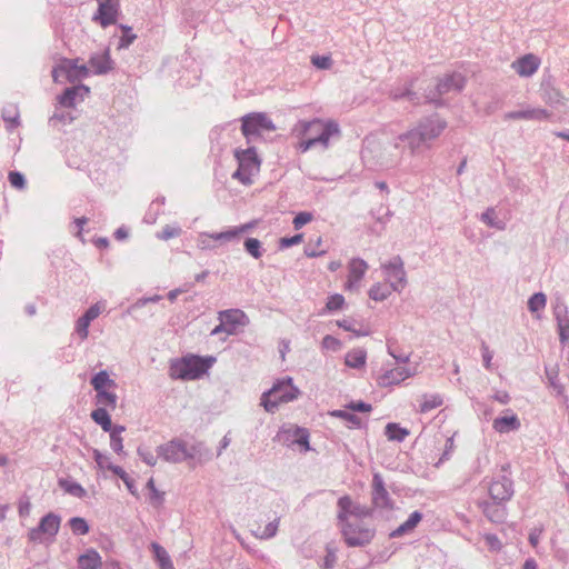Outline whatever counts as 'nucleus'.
Masks as SVG:
<instances>
[{"instance_id":"4468645a","label":"nucleus","mask_w":569,"mask_h":569,"mask_svg":"<svg viewBox=\"0 0 569 569\" xmlns=\"http://www.w3.org/2000/svg\"><path fill=\"white\" fill-rule=\"evenodd\" d=\"M98 10L93 16V20L98 21L101 27L107 28L117 22L118 16L120 14V2L119 0H97Z\"/></svg>"},{"instance_id":"338daca9","label":"nucleus","mask_w":569,"mask_h":569,"mask_svg":"<svg viewBox=\"0 0 569 569\" xmlns=\"http://www.w3.org/2000/svg\"><path fill=\"white\" fill-rule=\"evenodd\" d=\"M375 510L376 509L372 506L367 507V506L356 503V506L352 510V517H356L358 519L370 518L373 516Z\"/></svg>"},{"instance_id":"f257e3e1","label":"nucleus","mask_w":569,"mask_h":569,"mask_svg":"<svg viewBox=\"0 0 569 569\" xmlns=\"http://www.w3.org/2000/svg\"><path fill=\"white\" fill-rule=\"evenodd\" d=\"M447 128V121L438 113L421 118L413 128L398 136V140L406 142L411 153L415 154L419 150L430 148L443 130Z\"/></svg>"},{"instance_id":"f704fd0d","label":"nucleus","mask_w":569,"mask_h":569,"mask_svg":"<svg viewBox=\"0 0 569 569\" xmlns=\"http://www.w3.org/2000/svg\"><path fill=\"white\" fill-rule=\"evenodd\" d=\"M367 352L365 349H352L346 355V365L353 369H360L366 365Z\"/></svg>"},{"instance_id":"393cba45","label":"nucleus","mask_w":569,"mask_h":569,"mask_svg":"<svg viewBox=\"0 0 569 569\" xmlns=\"http://www.w3.org/2000/svg\"><path fill=\"white\" fill-rule=\"evenodd\" d=\"M412 373L409 371V369L405 367H397L390 370H387L385 373H382L379 379L378 383L381 387H390L393 385H399L407 378H409Z\"/></svg>"},{"instance_id":"a211bd4d","label":"nucleus","mask_w":569,"mask_h":569,"mask_svg":"<svg viewBox=\"0 0 569 569\" xmlns=\"http://www.w3.org/2000/svg\"><path fill=\"white\" fill-rule=\"evenodd\" d=\"M89 92V88L84 84L68 87L57 97V101L62 108H73L77 99L83 100Z\"/></svg>"},{"instance_id":"a19ab883","label":"nucleus","mask_w":569,"mask_h":569,"mask_svg":"<svg viewBox=\"0 0 569 569\" xmlns=\"http://www.w3.org/2000/svg\"><path fill=\"white\" fill-rule=\"evenodd\" d=\"M443 403V399L439 393L423 395L422 401L419 407V412L426 413L432 409L440 407Z\"/></svg>"},{"instance_id":"bf43d9fd","label":"nucleus","mask_w":569,"mask_h":569,"mask_svg":"<svg viewBox=\"0 0 569 569\" xmlns=\"http://www.w3.org/2000/svg\"><path fill=\"white\" fill-rule=\"evenodd\" d=\"M161 212H162V210H161V208H159V204L151 202L144 217H143V222H146L148 224L156 223V221Z\"/></svg>"},{"instance_id":"4d7b16f0","label":"nucleus","mask_w":569,"mask_h":569,"mask_svg":"<svg viewBox=\"0 0 569 569\" xmlns=\"http://www.w3.org/2000/svg\"><path fill=\"white\" fill-rule=\"evenodd\" d=\"M345 305V298L340 293L331 295L326 303V309L330 312L342 309Z\"/></svg>"},{"instance_id":"a18cd8bd","label":"nucleus","mask_w":569,"mask_h":569,"mask_svg":"<svg viewBox=\"0 0 569 569\" xmlns=\"http://www.w3.org/2000/svg\"><path fill=\"white\" fill-rule=\"evenodd\" d=\"M243 248L244 251L254 259L261 258L264 252L261 241L257 238H246L243 241Z\"/></svg>"},{"instance_id":"0e129e2a","label":"nucleus","mask_w":569,"mask_h":569,"mask_svg":"<svg viewBox=\"0 0 569 569\" xmlns=\"http://www.w3.org/2000/svg\"><path fill=\"white\" fill-rule=\"evenodd\" d=\"M89 326H90V322L87 320V318H83L82 316L80 318H78V320L76 322L74 331L80 337L81 340H84L88 338Z\"/></svg>"},{"instance_id":"cd10ccee","label":"nucleus","mask_w":569,"mask_h":569,"mask_svg":"<svg viewBox=\"0 0 569 569\" xmlns=\"http://www.w3.org/2000/svg\"><path fill=\"white\" fill-rule=\"evenodd\" d=\"M356 503L352 501L351 497L348 495H345L340 497L337 501L338 507V513H337V520L338 525L340 527L350 523L349 517L352 516V510L355 508Z\"/></svg>"},{"instance_id":"72a5a7b5","label":"nucleus","mask_w":569,"mask_h":569,"mask_svg":"<svg viewBox=\"0 0 569 569\" xmlns=\"http://www.w3.org/2000/svg\"><path fill=\"white\" fill-rule=\"evenodd\" d=\"M387 351L397 363H407L410 359V352L403 351L395 338L387 339Z\"/></svg>"},{"instance_id":"4c0bfd02","label":"nucleus","mask_w":569,"mask_h":569,"mask_svg":"<svg viewBox=\"0 0 569 569\" xmlns=\"http://www.w3.org/2000/svg\"><path fill=\"white\" fill-rule=\"evenodd\" d=\"M107 469L110 470L113 475L118 476L124 482L127 489L131 495L137 496L134 480L129 477V475L124 471L122 467L113 463H108Z\"/></svg>"},{"instance_id":"13d9d810","label":"nucleus","mask_w":569,"mask_h":569,"mask_svg":"<svg viewBox=\"0 0 569 569\" xmlns=\"http://www.w3.org/2000/svg\"><path fill=\"white\" fill-rule=\"evenodd\" d=\"M197 247L200 250H212L217 246L213 242V239H211L210 232H201L197 239Z\"/></svg>"},{"instance_id":"c9c22d12","label":"nucleus","mask_w":569,"mask_h":569,"mask_svg":"<svg viewBox=\"0 0 569 569\" xmlns=\"http://www.w3.org/2000/svg\"><path fill=\"white\" fill-rule=\"evenodd\" d=\"M117 395L109 390L96 391V405L102 408L116 409L117 407Z\"/></svg>"},{"instance_id":"412c9836","label":"nucleus","mask_w":569,"mask_h":569,"mask_svg":"<svg viewBox=\"0 0 569 569\" xmlns=\"http://www.w3.org/2000/svg\"><path fill=\"white\" fill-rule=\"evenodd\" d=\"M88 64L94 74H106L113 69L114 62L110 57L109 48L102 53H93L90 56Z\"/></svg>"},{"instance_id":"3c124183","label":"nucleus","mask_w":569,"mask_h":569,"mask_svg":"<svg viewBox=\"0 0 569 569\" xmlns=\"http://www.w3.org/2000/svg\"><path fill=\"white\" fill-rule=\"evenodd\" d=\"M69 526L72 532L77 536H84L89 532L90 527L84 518L81 517H72L69 520Z\"/></svg>"},{"instance_id":"69168bd1","label":"nucleus","mask_w":569,"mask_h":569,"mask_svg":"<svg viewBox=\"0 0 569 569\" xmlns=\"http://www.w3.org/2000/svg\"><path fill=\"white\" fill-rule=\"evenodd\" d=\"M278 526L279 518H276L264 527L263 531L259 535V538L264 540L273 538L277 535Z\"/></svg>"},{"instance_id":"c756f323","label":"nucleus","mask_w":569,"mask_h":569,"mask_svg":"<svg viewBox=\"0 0 569 569\" xmlns=\"http://www.w3.org/2000/svg\"><path fill=\"white\" fill-rule=\"evenodd\" d=\"M492 427L497 432L507 433L520 428V420L517 415L498 417L493 420Z\"/></svg>"},{"instance_id":"de8ad7c7","label":"nucleus","mask_w":569,"mask_h":569,"mask_svg":"<svg viewBox=\"0 0 569 569\" xmlns=\"http://www.w3.org/2000/svg\"><path fill=\"white\" fill-rule=\"evenodd\" d=\"M74 118L69 111H59L56 110L53 114L49 118V126L60 129V126L70 124Z\"/></svg>"},{"instance_id":"f03ea898","label":"nucleus","mask_w":569,"mask_h":569,"mask_svg":"<svg viewBox=\"0 0 569 569\" xmlns=\"http://www.w3.org/2000/svg\"><path fill=\"white\" fill-rule=\"evenodd\" d=\"M293 132L297 137L302 138L299 142V149L301 152H306L318 143L327 147L329 139L339 134L340 130L335 121L323 122L320 119H312L310 121H299L295 126Z\"/></svg>"},{"instance_id":"6ab92c4d","label":"nucleus","mask_w":569,"mask_h":569,"mask_svg":"<svg viewBox=\"0 0 569 569\" xmlns=\"http://www.w3.org/2000/svg\"><path fill=\"white\" fill-rule=\"evenodd\" d=\"M478 505L489 521L493 523L505 522L507 518V508L503 502L483 500L479 501Z\"/></svg>"},{"instance_id":"e433bc0d","label":"nucleus","mask_w":569,"mask_h":569,"mask_svg":"<svg viewBox=\"0 0 569 569\" xmlns=\"http://www.w3.org/2000/svg\"><path fill=\"white\" fill-rule=\"evenodd\" d=\"M395 289L389 283H376L369 289V298L375 301L386 300Z\"/></svg>"},{"instance_id":"9d476101","label":"nucleus","mask_w":569,"mask_h":569,"mask_svg":"<svg viewBox=\"0 0 569 569\" xmlns=\"http://www.w3.org/2000/svg\"><path fill=\"white\" fill-rule=\"evenodd\" d=\"M509 469L510 465H503L501 467L503 473L496 476L490 482L488 490L491 500L506 503L512 498L515 489L510 475H507Z\"/></svg>"},{"instance_id":"c85d7f7f","label":"nucleus","mask_w":569,"mask_h":569,"mask_svg":"<svg viewBox=\"0 0 569 569\" xmlns=\"http://www.w3.org/2000/svg\"><path fill=\"white\" fill-rule=\"evenodd\" d=\"M416 78H411L405 88H393L390 90V98L395 101L400 99H407L413 104L419 103V96L417 92L412 90L415 86Z\"/></svg>"},{"instance_id":"a878e982","label":"nucleus","mask_w":569,"mask_h":569,"mask_svg":"<svg viewBox=\"0 0 569 569\" xmlns=\"http://www.w3.org/2000/svg\"><path fill=\"white\" fill-rule=\"evenodd\" d=\"M244 318V312L239 309H228L219 312V320L228 327L229 335L236 332L237 326L243 325L242 319Z\"/></svg>"},{"instance_id":"58836bf2","label":"nucleus","mask_w":569,"mask_h":569,"mask_svg":"<svg viewBox=\"0 0 569 569\" xmlns=\"http://www.w3.org/2000/svg\"><path fill=\"white\" fill-rule=\"evenodd\" d=\"M59 487L63 489L67 493L77 497L83 498L87 495L86 489L77 481L68 480V479H59Z\"/></svg>"},{"instance_id":"f3484780","label":"nucleus","mask_w":569,"mask_h":569,"mask_svg":"<svg viewBox=\"0 0 569 569\" xmlns=\"http://www.w3.org/2000/svg\"><path fill=\"white\" fill-rule=\"evenodd\" d=\"M368 263L361 258H352L348 264V279L345 284L347 290H357L359 282L368 270Z\"/></svg>"},{"instance_id":"7c9ffc66","label":"nucleus","mask_w":569,"mask_h":569,"mask_svg":"<svg viewBox=\"0 0 569 569\" xmlns=\"http://www.w3.org/2000/svg\"><path fill=\"white\" fill-rule=\"evenodd\" d=\"M78 566L80 569H100L102 566L99 552L90 548L78 558Z\"/></svg>"},{"instance_id":"49530a36","label":"nucleus","mask_w":569,"mask_h":569,"mask_svg":"<svg viewBox=\"0 0 569 569\" xmlns=\"http://www.w3.org/2000/svg\"><path fill=\"white\" fill-rule=\"evenodd\" d=\"M119 28L122 32V34L119 38L118 42V50L127 49L129 48L133 41L137 39V34L133 33V30L130 26L127 24H119Z\"/></svg>"},{"instance_id":"39448f33","label":"nucleus","mask_w":569,"mask_h":569,"mask_svg":"<svg viewBox=\"0 0 569 569\" xmlns=\"http://www.w3.org/2000/svg\"><path fill=\"white\" fill-rule=\"evenodd\" d=\"M466 77L460 72L446 73L437 79L435 89L426 92V100L436 108L446 106L442 97L448 93H460L466 87Z\"/></svg>"},{"instance_id":"e2e57ef3","label":"nucleus","mask_w":569,"mask_h":569,"mask_svg":"<svg viewBox=\"0 0 569 569\" xmlns=\"http://www.w3.org/2000/svg\"><path fill=\"white\" fill-rule=\"evenodd\" d=\"M312 218H313V216H312L311 212H308V211H300V212H298L295 216L293 221H292L293 228L296 230L301 229L305 224L310 222L312 220Z\"/></svg>"},{"instance_id":"423d86ee","label":"nucleus","mask_w":569,"mask_h":569,"mask_svg":"<svg viewBox=\"0 0 569 569\" xmlns=\"http://www.w3.org/2000/svg\"><path fill=\"white\" fill-rule=\"evenodd\" d=\"M241 132L250 143L254 139L261 137L263 132L276 130L272 120L263 112H251L241 117Z\"/></svg>"},{"instance_id":"b1692460","label":"nucleus","mask_w":569,"mask_h":569,"mask_svg":"<svg viewBox=\"0 0 569 569\" xmlns=\"http://www.w3.org/2000/svg\"><path fill=\"white\" fill-rule=\"evenodd\" d=\"M539 66L540 59L532 53L525 54L512 63L513 69L521 77L532 76L538 70Z\"/></svg>"},{"instance_id":"0eeeda50","label":"nucleus","mask_w":569,"mask_h":569,"mask_svg":"<svg viewBox=\"0 0 569 569\" xmlns=\"http://www.w3.org/2000/svg\"><path fill=\"white\" fill-rule=\"evenodd\" d=\"M61 518L54 512L44 515L37 527L28 532V540L33 543H42L46 540L52 541L59 532Z\"/></svg>"},{"instance_id":"680f3d73","label":"nucleus","mask_w":569,"mask_h":569,"mask_svg":"<svg viewBox=\"0 0 569 569\" xmlns=\"http://www.w3.org/2000/svg\"><path fill=\"white\" fill-rule=\"evenodd\" d=\"M346 409L353 412H370L372 410V406L362 400H352L345 406Z\"/></svg>"},{"instance_id":"8fccbe9b","label":"nucleus","mask_w":569,"mask_h":569,"mask_svg":"<svg viewBox=\"0 0 569 569\" xmlns=\"http://www.w3.org/2000/svg\"><path fill=\"white\" fill-rule=\"evenodd\" d=\"M545 373L548 379L549 386L558 393L563 392V386L559 380V370L557 367H546Z\"/></svg>"},{"instance_id":"f8f14e48","label":"nucleus","mask_w":569,"mask_h":569,"mask_svg":"<svg viewBox=\"0 0 569 569\" xmlns=\"http://www.w3.org/2000/svg\"><path fill=\"white\" fill-rule=\"evenodd\" d=\"M371 505L376 510H392L395 507V502L386 488L383 478L378 472L372 476Z\"/></svg>"},{"instance_id":"864d4df0","label":"nucleus","mask_w":569,"mask_h":569,"mask_svg":"<svg viewBox=\"0 0 569 569\" xmlns=\"http://www.w3.org/2000/svg\"><path fill=\"white\" fill-rule=\"evenodd\" d=\"M162 299V297L160 295H154L152 297H143V298H140L138 299L134 303H132L129 308H128V313L130 316H134L141 308H143L147 303L149 302H152V303H156L158 301H160Z\"/></svg>"},{"instance_id":"79ce46f5","label":"nucleus","mask_w":569,"mask_h":569,"mask_svg":"<svg viewBox=\"0 0 569 569\" xmlns=\"http://www.w3.org/2000/svg\"><path fill=\"white\" fill-rule=\"evenodd\" d=\"M124 430V426L116 425L112 430L108 431L110 435V447L118 455L123 453V439L121 438V433Z\"/></svg>"},{"instance_id":"dca6fc26","label":"nucleus","mask_w":569,"mask_h":569,"mask_svg":"<svg viewBox=\"0 0 569 569\" xmlns=\"http://www.w3.org/2000/svg\"><path fill=\"white\" fill-rule=\"evenodd\" d=\"M541 99L552 108H558L565 104L566 98L555 86L551 77L543 78L540 83Z\"/></svg>"},{"instance_id":"6e6d98bb","label":"nucleus","mask_w":569,"mask_h":569,"mask_svg":"<svg viewBox=\"0 0 569 569\" xmlns=\"http://www.w3.org/2000/svg\"><path fill=\"white\" fill-rule=\"evenodd\" d=\"M252 176L253 173L251 171L240 167V164H238L237 170L232 173V178L239 180L244 186L252 184Z\"/></svg>"},{"instance_id":"2f4dec72","label":"nucleus","mask_w":569,"mask_h":569,"mask_svg":"<svg viewBox=\"0 0 569 569\" xmlns=\"http://www.w3.org/2000/svg\"><path fill=\"white\" fill-rule=\"evenodd\" d=\"M91 419L99 425L104 432L112 430L116 425L112 423L111 417L106 408L98 407L91 411Z\"/></svg>"},{"instance_id":"6e6552de","label":"nucleus","mask_w":569,"mask_h":569,"mask_svg":"<svg viewBox=\"0 0 569 569\" xmlns=\"http://www.w3.org/2000/svg\"><path fill=\"white\" fill-rule=\"evenodd\" d=\"M345 543L350 547H366L371 543L376 536V529L363 526L359 522H350L340 527Z\"/></svg>"},{"instance_id":"9b49d317","label":"nucleus","mask_w":569,"mask_h":569,"mask_svg":"<svg viewBox=\"0 0 569 569\" xmlns=\"http://www.w3.org/2000/svg\"><path fill=\"white\" fill-rule=\"evenodd\" d=\"M157 453L159 458L171 463H178L187 459H191L194 456V453L188 448L187 443L178 438L160 445L157 448Z\"/></svg>"},{"instance_id":"603ef678","label":"nucleus","mask_w":569,"mask_h":569,"mask_svg":"<svg viewBox=\"0 0 569 569\" xmlns=\"http://www.w3.org/2000/svg\"><path fill=\"white\" fill-rule=\"evenodd\" d=\"M547 303V297L542 292L533 293L528 300V309L530 312H538L545 309Z\"/></svg>"},{"instance_id":"37998d69","label":"nucleus","mask_w":569,"mask_h":569,"mask_svg":"<svg viewBox=\"0 0 569 569\" xmlns=\"http://www.w3.org/2000/svg\"><path fill=\"white\" fill-rule=\"evenodd\" d=\"M385 435L389 440L400 442L405 440V438L409 435V431L396 422H389L385 428Z\"/></svg>"},{"instance_id":"473e14b6","label":"nucleus","mask_w":569,"mask_h":569,"mask_svg":"<svg viewBox=\"0 0 569 569\" xmlns=\"http://www.w3.org/2000/svg\"><path fill=\"white\" fill-rule=\"evenodd\" d=\"M90 383L94 391L108 390L109 388H114L116 381L110 378L108 371L101 370L92 376Z\"/></svg>"},{"instance_id":"c03bdc74","label":"nucleus","mask_w":569,"mask_h":569,"mask_svg":"<svg viewBox=\"0 0 569 569\" xmlns=\"http://www.w3.org/2000/svg\"><path fill=\"white\" fill-rule=\"evenodd\" d=\"M151 549L153 551L154 559L158 561L160 568H172V561L162 546H160L158 542H152Z\"/></svg>"},{"instance_id":"5701e85b","label":"nucleus","mask_w":569,"mask_h":569,"mask_svg":"<svg viewBox=\"0 0 569 569\" xmlns=\"http://www.w3.org/2000/svg\"><path fill=\"white\" fill-rule=\"evenodd\" d=\"M550 112L542 108L509 111L503 114L505 120H547Z\"/></svg>"},{"instance_id":"aec40b11","label":"nucleus","mask_w":569,"mask_h":569,"mask_svg":"<svg viewBox=\"0 0 569 569\" xmlns=\"http://www.w3.org/2000/svg\"><path fill=\"white\" fill-rule=\"evenodd\" d=\"M234 158L237 159L240 167L248 169L253 174L259 172L261 160L259 159L254 147H249L247 149H236Z\"/></svg>"},{"instance_id":"20e7f679","label":"nucleus","mask_w":569,"mask_h":569,"mask_svg":"<svg viewBox=\"0 0 569 569\" xmlns=\"http://www.w3.org/2000/svg\"><path fill=\"white\" fill-rule=\"evenodd\" d=\"M300 396V390L293 385L291 377L277 379L272 387L261 396V406L269 413H273L280 403L291 402Z\"/></svg>"},{"instance_id":"bb28decb","label":"nucleus","mask_w":569,"mask_h":569,"mask_svg":"<svg viewBox=\"0 0 569 569\" xmlns=\"http://www.w3.org/2000/svg\"><path fill=\"white\" fill-rule=\"evenodd\" d=\"M422 518H423L422 512H420L418 510L411 512L409 515L408 519L403 523H401L398 528H396L395 530H392L389 533V537L391 539H393V538H399L407 533L412 532L417 528L419 522L422 520Z\"/></svg>"},{"instance_id":"ddd939ff","label":"nucleus","mask_w":569,"mask_h":569,"mask_svg":"<svg viewBox=\"0 0 569 569\" xmlns=\"http://www.w3.org/2000/svg\"><path fill=\"white\" fill-rule=\"evenodd\" d=\"M381 268L389 278V284L395 291L399 292L407 286V274L400 256L392 257L387 263L382 264Z\"/></svg>"},{"instance_id":"5fc2aeb1","label":"nucleus","mask_w":569,"mask_h":569,"mask_svg":"<svg viewBox=\"0 0 569 569\" xmlns=\"http://www.w3.org/2000/svg\"><path fill=\"white\" fill-rule=\"evenodd\" d=\"M147 488L150 490V502L154 507H159L164 501V493L162 491H159L156 486L152 478H150L147 482Z\"/></svg>"},{"instance_id":"7ed1b4c3","label":"nucleus","mask_w":569,"mask_h":569,"mask_svg":"<svg viewBox=\"0 0 569 569\" xmlns=\"http://www.w3.org/2000/svg\"><path fill=\"white\" fill-rule=\"evenodd\" d=\"M216 358L212 356H198L189 353L181 358L170 361L169 377L173 380H197L206 375L214 363Z\"/></svg>"},{"instance_id":"774afa93","label":"nucleus","mask_w":569,"mask_h":569,"mask_svg":"<svg viewBox=\"0 0 569 569\" xmlns=\"http://www.w3.org/2000/svg\"><path fill=\"white\" fill-rule=\"evenodd\" d=\"M486 546L489 548L490 551L498 552L502 548V543L497 535L495 533H486L483 536Z\"/></svg>"},{"instance_id":"052dcab7","label":"nucleus","mask_w":569,"mask_h":569,"mask_svg":"<svg viewBox=\"0 0 569 569\" xmlns=\"http://www.w3.org/2000/svg\"><path fill=\"white\" fill-rule=\"evenodd\" d=\"M10 184L16 189H23L27 184L24 176L20 171H10L8 174Z\"/></svg>"},{"instance_id":"ea45409f","label":"nucleus","mask_w":569,"mask_h":569,"mask_svg":"<svg viewBox=\"0 0 569 569\" xmlns=\"http://www.w3.org/2000/svg\"><path fill=\"white\" fill-rule=\"evenodd\" d=\"M331 417L339 418L342 420H346L351 425L352 428L360 429L362 428V421L361 418H359L357 415L350 412L348 409H336L329 412Z\"/></svg>"},{"instance_id":"2eb2a0df","label":"nucleus","mask_w":569,"mask_h":569,"mask_svg":"<svg viewBox=\"0 0 569 569\" xmlns=\"http://www.w3.org/2000/svg\"><path fill=\"white\" fill-rule=\"evenodd\" d=\"M553 316L557 321L559 341L562 347L569 343V312L566 302L558 299L553 306Z\"/></svg>"},{"instance_id":"4be33fe9","label":"nucleus","mask_w":569,"mask_h":569,"mask_svg":"<svg viewBox=\"0 0 569 569\" xmlns=\"http://www.w3.org/2000/svg\"><path fill=\"white\" fill-rule=\"evenodd\" d=\"M252 227H253V223L249 222V223L232 227L224 231L210 232L211 239H213L214 243L216 242L226 243V242L239 241L240 238L244 233H247L248 231H250L252 229Z\"/></svg>"},{"instance_id":"1a4fd4ad","label":"nucleus","mask_w":569,"mask_h":569,"mask_svg":"<svg viewBox=\"0 0 569 569\" xmlns=\"http://www.w3.org/2000/svg\"><path fill=\"white\" fill-rule=\"evenodd\" d=\"M51 74L57 83L74 82L86 78L89 74V68L84 64L78 66L74 60L64 58L53 67Z\"/></svg>"},{"instance_id":"09e8293b","label":"nucleus","mask_w":569,"mask_h":569,"mask_svg":"<svg viewBox=\"0 0 569 569\" xmlns=\"http://www.w3.org/2000/svg\"><path fill=\"white\" fill-rule=\"evenodd\" d=\"M480 219L491 228H496L498 230H503L506 228V223L497 218V213L493 208H488L482 212Z\"/></svg>"}]
</instances>
